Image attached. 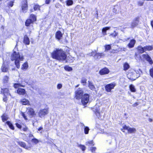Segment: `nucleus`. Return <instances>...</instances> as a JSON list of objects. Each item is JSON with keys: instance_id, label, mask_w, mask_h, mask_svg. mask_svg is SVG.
I'll return each instance as SVG.
<instances>
[{"instance_id": "obj_1", "label": "nucleus", "mask_w": 153, "mask_h": 153, "mask_svg": "<svg viewBox=\"0 0 153 153\" xmlns=\"http://www.w3.org/2000/svg\"><path fill=\"white\" fill-rule=\"evenodd\" d=\"M51 57L59 61H64L67 58L66 52L62 48H56L51 53Z\"/></svg>"}, {"instance_id": "obj_2", "label": "nucleus", "mask_w": 153, "mask_h": 153, "mask_svg": "<svg viewBox=\"0 0 153 153\" xmlns=\"http://www.w3.org/2000/svg\"><path fill=\"white\" fill-rule=\"evenodd\" d=\"M11 59L14 61L16 67L19 69L20 68V62L24 60V56L21 55L19 52L13 51L11 56Z\"/></svg>"}, {"instance_id": "obj_3", "label": "nucleus", "mask_w": 153, "mask_h": 153, "mask_svg": "<svg viewBox=\"0 0 153 153\" xmlns=\"http://www.w3.org/2000/svg\"><path fill=\"white\" fill-rule=\"evenodd\" d=\"M36 21V16L34 14H30L28 18L27 19L25 22V25L26 27H28L33 24Z\"/></svg>"}, {"instance_id": "obj_4", "label": "nucleus", "mask_w": 153, "mask_h": 153, "mask_svg": "<svg viewBox=\"0 0 153 153\" xmlns=\"http://www.w3.org/2000/svg\"><path fill=\"white\" fill-rule=\"evenodd\" d=\"M28 4L27 0H22L21 2V10L23 13L27 12L28 9Z\"/></svg>"}, {"instance_id": "obj_5", "label": "nucleus", "mask_w": 153, "mask_h": 153, "mask_svg": "<svg viewBox=\"0 0 153 153\" xmlns=\"http://www.w3.org/2000/svg\"><path fill=\"white\" fill-rule=\"evenodd\" d=\"M121 131L123 132H125V130H127L128 133H134L136 131V129L135 128H132L127 126L126 125H124L122 128L121 129Z\"/></svg>"}, {"instance_id": "obj_6", "label": "nucleus", "mask_w": 153, "mask_h": 153, "mask_svg": "<svg viewBox=\"0 0 153 153\" xmlns=\"http://www.w3.org/2000/svg\"><path fill=\"white\" fill-rule=\"evenodd\" d=\"M83 94V91L82 89L79 88L75 92V98L76 100H80L82 97Z\"/></svg>"}, {"instance_id": "obj_7", "label": "nucleus", "mask_w": 153, "mask_h": 153, "mask_svg": "<svg viewBox=\"0 0 153 153\" xmlns=\"http://www.w3.org/2000/svg\"><path fill=\"white\" fill-rule=\"evenodd\" d=\"M49 113L48 108H46L41 109L38 113L39 116L41 118L44 117Z\"/></svg>"}, {"instance_id": "obj_8", "label": "nucleus", "mask_w": 153, "mask_h": 153, "mask_svg": "<svg viewBox=\"0 0 153 153\" xmlns=\"http://www.w3.org/2000/svg\"><path fill=\"white\" fill-rule=\"evenodd\" d=\"M81 102L83 105H86L88 102L89 99V96L88 94H85L81 98Z\"/></svg>"}, {"instance_id": "obj_9", "label": "nucleus", "mask_w": 153, "mask_h": 153, "mask_svg": "<svg viewBox=\"0 0 153 153\" xmlns=\"http://www.w3.org/2000/svg\"><path fill=\"white\" fill-rule=\"evenodd\" d=\"M116 85L114 83H111L106 85L105 86V91L107 92H111V90L114 88Z\"/></svg>"}, {"instance_id": "obj_10", "label": "nucleus", "mask_w": 153, "mask_h": 153, "mask_svg": "<svg viewBox=\"0 0 153 153\" xmlns=\"http://www.w3.org/2000/svg\"><path fill=\"white\" fill-rule=\"evenodd\" d=\"M91 55L93 56L94 58L99 59H100L102 56H105L104 54L103 53H96L94 51H92L91 53Z\"/></svg>"}, {"instance_id": "obj_11", "label": "nucleus", "mask_w": 153, "mask_h": 153, "mask_svg": "<svg viewBox=\"0 0 153 153\" xmlns=\"http://www.w3.org/2000/svg\"><path fill=\"white\" fill-rule=\"evenodd\" d=\"M142 56L143 59L147 61L150 65H152L153 64V61L149 54H144Z\"/></svg>"}, {"instance_id": "obj_12", "label": "nucleus", "mask_w": 153, "mask_h": 153, "mask_svg": "<svg viewBox=\"0 0 153 153\" xmlns=\"http://www.w3.org/2000/svg\"><path fill=\"white\" fill-rule=\"evenodd\" d=\"M110 71L107 67H104L101 69L99 71V74L101 75H106L109 73Z\"/></svg>"}, {"instance_id": "obj_13", "label": "nucleus", "mask_w": 153, "mask_h": 153, "mask_svg": "<svg viewBox=\"0 0 153 153\" xmlns=\"http://www.w3.org/2000/svg\"><path fill=\"white\" fill-rule=\"evenodd\" d=\"M27 113L31 117H34L36 114L33 108H29L27 109Z\"/></svg>"}, {"instance_id": "obj_14", "label": "nucleus", "mask_w": 153, "mask_h": 153, "mask_svg": "<svg viewBox=\"0 0 153 153\" xmlns=\"http://www.w3.org/2000/svg\"><path fill=\"white\" fill-rule=\"evenodd\" d=\"M18 144L21 147L27 149H31L32 146L30 143V146H26V144L24 142L20 141L18 143Z\"/></svg>"}, {"instance_id": "obj_15", "label": "nucleus", "mask_w": 153, "mask_h": 153, "mask_svg": "<svg viewBox=\"0 0 153 153\" xmlns=\"http://www.w3.org/2000/svg\"><path fill=\"white\" fill-rule=\"evenodd\" d=\"M23 42L26 45H28L30 44V40L27 35L25 34L24 36Z\"/></svg>"}, {"instance_id": "obj_16", "label": "nucleus", "mask_w": 153, "mask_h": 153, "mask_svg": "<svg viewBox=\"0 0 153 153\" xmlns=\"http://www.w3.org/2000/svg\"><path fill=\"white\" fill-rule=\"evenodd\" d=\"M63 36V34L62 33L61 31L60 30L57 31L55 34V37L56 38L59 40L61 39Z\"/></svg>"}, {"instance_id": "obj_17", "label": "nucleus", "mask_w": 153, "mask_h": 153, "mask_svg": "<svg viewBox=\"0 0 153 153\" xmlns=\"http://www.w3.org/2000/svg\"><path fill=\"white\" fill-rule=\"evenodd\" d=\"M136 40L134 39L131 40L127 45V46L129 48H132L134 47L136 43Z\"/></svg>"}, {"instance_id": "obj_18", "label": "nucleus", "mask_w": 153, "mask_h": 153, "mask_svg": "<svg viewBox=\"0 0 153 153\" xmlns=\"http://www.w3.org/2000/svg\"><path fill=\"white\" fill-rule=\"evenodd\" d=\"M17 93L19 95H24L26 93L25 90L24 88H18Z\"/></svg>"}, {"instance_id": "obj_19", "label": "nucleus", "mask_w": 153, "mask_h": 153, "mask_svg": "<svg viewBox=\"0 0 153 153\" xmlns=\"http://www.w3.org/2000/svg\"><path fill=\"white\" fill-rule=\"evenodd\" d=\"M88 87L91 90H94L96 89V88L93 82H92L89 81H88Z\"/></svg>"}, {"instance_id": "obj_20", "label": "nucleus", "mask_w": 153, "mask_h": 153, "mask_svg": "<svg viewBox=\"0 0 153 153\" xmlns=\"http://www.w3.org/2000/svg\"><path fill=\"white\" fill-rule=\"evenodd\" d=\"M28 67L29 66L27 62H26L22 65L21 69L22 70H26L27 69Z\"/></svg>"}, {"instance_id": "obj_21", "label": "nucleus", "mask_w": 153, "mask_h": 153, "mask_svg": "<svg viewBox=\"0 0 153 153\" xmlns=\"http://www.w3.org/2000/svg\"><path fill=\"white\" fill-rule=\"evenodd\" d=\"M20 102L22 105H30L29 101L25 98H23L21 100Z\"/></svg>"}, {"instance_id": "obj_22", "label": "nucleus", "mask_w": 153, "mask_h": 153, "mask_svg": "<svg viewBox=\"0 0 153 153\" xmlns=\"http://www.w3.org/2000/svg\"><path fill=\"white\" fill-rule=\"evenodd\" d=\"M1 70L3 72H7L8 71V69L6 65V62H4L1 68Z\"/></svg>"}, {"instance_id": "obj_23", "label": "nucleus", "mask_w": 153, "mask_h": 153, "mask_svg": "<svg viewBox=\"0 0 153 153\" xmlns=\"http://www.w3.org/2000/svg\"><path fill=\"white\" fill-rule=\"evenodd\" d=\"M137 50L138 52L140 53H143L145 52L144 47L141 46H138L137 47Z\"/></svg>"}, {"instance_id": "obj_24", "label": "nucleus", "mask_w": 153, "mask_h": 153, "mask_svg": "<svg viewBox=\"0 0 153 153\" xmlns=\"http://www.w3.org/2000/svg\"><path fill=\"white\" fill-rule=\"evenodd\" d=\"M145 52L146 51H151L153 50L152 45H146L144 47Z\"/></svg>"}, {"instance_id": "obj_25", "label": "nucleus", "mask_w": 153, "mask_h": 153, "mask_svg": "<svg viewBox=\"0 0 153 153\" xmlns=\"http://www.w3.org/2000/svg\"><path fill=\"white\" fill-rule=\"evenodd\" d=\"M130 65L127 62H125L123 64V70L126 71L130 68Z\"/></svg>"}, {"instance_id": "obj_26", "label": "nucleus", "mask_w": 153, "mask_h": 153, "mask_svg": "<svg viewBox=\"0 0 153 153\" xmlns=\"http://www.w3.org/2000/svg\"><path fill=\"white\" fill-rule=\"evenodd\" d=\"M110 28V27H103L102 29V33L104 35H105L107 34L106 31L109 30Z\"/></svg>"}, {"instance_id": "obj_27", "label": "nucleus", "mask_w": 153, "mask_h": 153, "mask_svg": "<svg viewBox=\"0 0 153 153\" xmlns=\"http://www.w3.org/2000/svg\"><path fill=\"white\" fill-rule=\"evenodd\" d=\"M41 6L39 5L38 4H35L34 5L33 7V9L34 11L37 10H40V8Z\"/></svg>"}, {"instance_id": "obj_28", "label": "nucleus", "mask_w": 153, "mask_h": 153, "mask_svg": "<svg viewBox=\"0 0 153 153\" xmlns=\"http://www.w3.org/2000/svg\"><path fill=\"white\" fill-rule=\"evenodd\" d=\"M130 91L132 92H135L136 91V89L134 85L132 84H130L129 86Z\"/></svg>"}, {"instance_id": "obj_29", "label": "nucleus", "mask_w": 153, "mask_h": 153, "mask_svg": "<svg viewBox=\"0 0 153 153\" xmlns=\"http://www.w3.org/2000/svg\"><path fill=\"white\" fill-rule=\"evenodd\" d=\"M64 68V69L67 71H71L73 70L72 68L68 65L65 66Z\"/></svg>"}, {"instance_id": "obj_30", "label": "nucleus", "mask_w": 153, "mask_h": 153, "mask_svg": "<svg viewBox=\"0 0 153 153\" xmlns=\"http://www.w3.org/2000/svg\"><path fill=\"white\" fill-rule=\"evenodd\" d=\"M13 86L15 88H17L20 87H24L25 86L22 85L20 83H15L14 84Z\"/></svg>"}, {"instance_id": "obj_31", "label": "nucleus", "mask_w": 153, "mask_h": 153, "mask_svg": "<svg viewBox=\"0 0 153 153\" xmlns=\"http://www.w3.org/2000/svg\"><path fill=\"white\" fill-rule=\"evenodd\" d=\"M87 79L84 77H82V78L80 82L82 83L83 85H85L87 83Z\"/></svg>"}, {"instance_id": "obj_32", "label": "nucleus", "mask_w": 153, "mask_h": 153, "mask_svg": "<svg viewBox=\"0 0 153 153\" xmlns=\"http://www.w3.org/2000/svg\"><path fill=\"white\" fill-rule=\"evenodd\" d=\"M66 3V5L69 6L72 5L73 4V2L72 0H67Z\"/></svg>"}, {"instance_id": "obj_33", "label": "nucleus", "mask_w": 153, "mask_h": 153, "mask_svg": "<svg viewBox=\"0 0 153 153\" xmlns=\"http://www.w3.org/2000/svg\"><path fill=\"white\" fill-rule=\"evenodd\" d=\"M77 146L78 147H79L83 151H85L86 149V147L84 145L79 144Z\"/></svg>"}, {"instance_id": "obj_34", "label": "nucleus", "mask_w": 153, "mask_h": 153, "mask_svg": "<svg viewBox=\"0 0 153 153\" xmlns=\"http://www.w3.org/2000/svg\"><path fill=\"white\" fill-rule=\"evenodd\" d=\"M2 120L3 122L7 120L8 118V116L6 114H4L2 116Z\"/></svg>"}, {"instance_id": "obj_35", "label": "nucleus", "mask_w": 153, "mask_h": 153, "mask_svg": "<svg viewBox=\"0 0 153 153\" xmlns=\"http://www.w3.org/2000/svg\"><path fill=\"white\" fill-rule=\"evenodd\" d=\"M89 128L88 126H85L84 128V132L85 134H88L89 131Z\"/></svg>"}, {"instance_id": "obj_36", "label": "nucleus", "mask_w": 153, "mask_h": 153, "mask_svg": "<svg viewBox=\"0 0 153 153\" xmlns=\"http://www.w3.org/2000/svg\"><path fill=\"white\" fill-rule=\"evenodd\" d=\"M138 24V23L134 21L131 23V28H134L135 27H136Z\"/></svg>"}, {"instance_id": "obj_37", "label": "nucleus", "mask_w": 153, "mask_h": 153, "mask_svg": "<svg viewBox=\"0 0 153 153\" xmlns=\"http://www.w3.org/2000/svg\"><path fill=\"white\" fill-rule=\"evenodd\" d=\"M31 142L32 143H34L35 144H37L39 143V140H38L36 138H33L31 139Z\"/></svg>"}, {"instance_id": "obj_38", "label": "nucleus", "mask_w": 153, "mask_h": 153, "mask_svg": "<svg viewBox=\"0 0 153 153\" xmlns=\"http://www.w3.org/2000/svg\"><path fill=\"white\" fill-rule=\"evenodd\" d=\"M105 51H108L110 50L111 48V47L110 45H105Z\"/></svg>"}, {"instance_id": "obj_39", "label": "nucleus", "mask_w": 153, "mask_h": 153, "mask_svg": "<svg viewBox=\"0 0 153 153\" xmlns=\"http://www.w3.org/2000/svg\"><path fill=\"white\" fill-rule=\"evenodd\" d=\"M149 73L150 76L153 78V67L150 69Z\"/></svg>"}, {"instance_id": "obj_40", "label": "nucleus", "mask_w": 153, "mask_h": 153, "mask_svg": "<svg viewBox=\"0 0 153 153\" xmlns=\"http://www.w3.org/2000/svg\"><path fill=\"white\" fill-rule=\"evenodd\" d=\"M87 144H88L89 146H94V143L93 140L89 141L86 143Z\"/></svg>"}, {"instance_id": "obj_41", "label": "nucleus", "mask_w": 153, "mask_h": 153, "mask_svg": "<svg viewBox=\"0 0 153 153\" xmlns=\"http://www.w3.org/2000/svg\"><path fill=\"white\" fill-rule=\"evenodd\" d=\"M9 77L7 76H4L3 79V82L4 83H7L9 80Z\"/></svg>"}, {"instance_id": "obj_42", "label": "nucleus", "mask_w": 153, "mask_h": 153, "mask_svg": "<svg viewBox=\"0 0 153 153\" xmlns=\"http://www.w3.org/2000/svg\"><path fill=\"white\" fill-rule=\"evenodd\" d=\"M94 113L97 116L99 117L100 116V111L98 109H96Z\"/></svg>"}, {"instance_id": "obj_43", "label": "nucleus", "mask_w": 153, "mask_h": 153, "mask_svg": "<svg viewBox=\"0 0 153 153\" xmlns=\"http://www.w3.org/2000/svg\"><path fill=\"white\" fill-rule=\"evenodd\" d=\"M21 115L25 120H27V116L25 114V113L24 112H22Z\"/></svg>"}, {"instance_id": "obj_44", "label": "nucleus", "mask_w": 153, "mask_h": 153, "mask_svg": "<svg viewBox=\"0 0 153 153\" xmlns=\"http://www.w3.org/2000/svg\"><path fill=\"white\" fill-rule=\"evenodd\" d=\"M114 33H111L110 34V36H111L113 37H115L116 36H117V33L116 32V31H114Z\"/></svg>"}, {"instance_id": "obj_45", "label": "nucleus", "mask_w": 153, "mask_h": 153, "mask_svg": "<svg viewBox=\"0 0 153 153\" xmlns=\"http://www.w3.org/2000/svg\"><path fill=\"white\" fill-rule=\"evenodd\" d=\"M144 4V2L141 1H139L137 2V5L139 6H141L143 5Z\"/></svg>"}, {"instance_id": "obj_46", "label": "nucleus", "mask_w": 153, "mask_h": 153, "mask_svg": "<svg viewBox=\"0 0 153 153\" xmlns=\"http://www.w3.org/2000/svg\"><path fill=\"white\" fill-rule=\"evenodd\" d=\"M139 19H140V17L138 16L136 17L134 20V21L137 22V23H138L139 21Z\"/></svg>"}, {"instance_id": "obj_47", "label": "nucleus", "mask_w": 153, "mask_h": 153, "mask_svg": "<svg viewBox=\"0 0 153 153\" xmlns=\"http://www.w3.org/2000/svg\"><path fill=\"white\" fill-rule=\"evenodd\" d=\"M96 149V148L95 147H91L90 149V151L92 152H93L95 151Z\"/></svg>"}, {"instance_id": "obj_48", "label": "nucleus", "mask_w": 153, "mask_h": 153, "mask_svg": "<svg viewBox=\"0 0 153 153\" xmlns=\"http://www.w3.org/2000/svg\"><path fill=\"white\" fill-rule=\"evenodd\" d=\"M15 125L16 126L19 128L21 129L22 128L21 125L18 123H16Z\"/></svg>"}, {"instance_id": "obj_49", "label": "nucleus", "mask_w": 153, "mask_h": 153, "mask_svg": "<svg viewBox=\"0 0 153 153\" xmlns=\"http://www.w3.org/2000/svg\"><path fill=\"white\" fill-rule=\"evenodd\" d=\"M57 87L58 89H60L62 88V85L61 84L59 83L57 84Z\"/></svg>"}, {"instance_id": "obj_50", "label": "nucleus", "mask_w": 153, "mask_h": 153, "mask_svg": "<svg viewBox=\"0 0 153 153\" xmlns=\"http://www.w3.org/2000/svg\"><path fill=\"white\" fill-rule=\"evenodd\" d=\"M28 130V128L27 126H25V127L23 128V130L25 131H26Z\"/></svg>"}, {"instance_id": "obj_51", "label": "nucleus", "mask_w": 153, "mask_h": 153, "mask_svg": "<svg viewBox=\"0 0 153 153\" xmlns=\"http://www.w3.org/2000/svg\"><path fill=\"white\" fill-rule=\"evenodd\" d=\"M10 128L13 130L14 129V127L12 124L10 123Z\"/></svg>"}, {"instance_id": "obj_52", "label": "nucleus", "mask_w": 153, "mask_h": 153, "mask_svg": "<svg viewBox=\"0 0 153 153\" xmlns=\"http://www.w3.org/2000/svg\"><path fill=\"white\" fill-rule=\"evenodd\" d=\"M139 105V103L138 102H136L134 103L133 105H132V106H133V107H136V106H137V105Z\"/></svg>"}, {"instance_id": "obj_53", "label": "nucleus", "mask_w": 153, "mask_h": 153, "mask_svg": "<svg viewBox=\"0 0 153 153\" xmlns=\"http://www.w3.org/2000/svg\"><path fill=\"white\" fill-rule=\"evenodd\" d=\"M51 2L50 0H45V4H49Z\"/></svg>"}, {"instance_id": "obj_54", "label": "nucleus", "mask_w": 153, "mask_h": 153, "mask_svg": "<svg viewBox=\"0 0 153 153\" xmlns=\"http://www.w3.org/2000/svg\"><path fill=\"white\" fill-rule=\"evenodd\" d=\"M14 1H10V7H12L13 5Z\"/></svg>"}, {"instance_id": "obj_55", "label": "nucleus", "mask_w": 153, "mask_h": 153, "mask_svg": "<svg viewBox=\"0 0 153 153\" xmlns=\"http://www.w3.org/2000/svg\"><path fill=\"white\" fill-rule=\"evenodd\" d=\"M151 25L153 29V20L151 21L150 22Z\"/></svg>"}, {"instance_id": "obj_56", "label": "nucleus", "mask_w": 153, "mask_h": 153, "mask_svg": "<svg viewBox=\"0 0 153 153\" xmlns=\"http://www.w3.org/2000/svg\"><path fill=\"white\" fill-rule=\"evenodd\" d=\"M118 51L117 50H112L111 52L114 53H117Z\"/></svg>"}, {"instance_id": "obj_57", "label": "nucleus", "mask_w": 153, "mask_h": 153, "mask_svg": "<svg viewBox=\"0 0 153 153\" xmlns=\"http://www.w3.org/2000/svg\"><path fill=\"white\" fill-rule=\"evenodd\" d=\"M43 128L42 127H40L38 129V131H40Z\"/></svg>"}, {"instance_id": "obj_58", "label": "nucleus", "mask_w": 153, "mask_h": 153, "mask_svg": "<svg viewBox=\"0 0 153 153\" xmlns=\"http://www.w3.org/2000/svg\"><path fill=\"white\" fill-rule=\"evenodd\" d=\"M7 98H6V97H4L3 98V100L4 101V102H6L7 101Z\"/></svg>"}, {"instance_id": "obj_59", "label": "nucleus", "mask_w": 153, "mask_h": 153, "mask_svg": "<svg viewBox=\"0 0 153 153\" xmlns=\"http://www.w3.org/2000/svg\"><path fill=\"white\" fill-rule=\"evenodd\" d=\"M148 120H149V121L150 122H152L153 121L152 119L151 118H149L148 119Z\"/></svg>"}, {"instance_id": "obj_60", "label": "nucleus", "mask_w": 153, "mask_h": 153, "mask_svg": "<svg viewBox=\"0 0 153 153\" xmlns=\"http://www.w3.org/2000/svg\"><path fill=\"white\" fill-rule=\"evenodd\" d=\"M6 123L8 126L9 127H10V122L8 121L6 122Z\"/></svg>"}, {"instance_id": "obj_61", "label": "nucleus", "mask_w": 153, "mask_h": 153, "mask_svg": "<svg viewBox=\"0 0 153 153\" xmlns=\"http://www.w3.org/2000/svg\"><path fill=\"white\" fill-rule=\"evenodd\" d=\"M29 137H33V136L32 134H30L29 135Z\"/></svg>"}, {"instance_id": "obj_62", "label": "nucleus", "mask_w": 153, "mask_h": 153, "mask_svg": "<svg viewBox=\"0 0 153 153\" xmlns=\"http://www.w3.org/2000/svg\"><path fill=\"white\" fill-rule=\"evenodd\" d=\"M8 91V90L7 89H5L4 91V92L6 93Z\"/></svg>"}, {"instance_id": "obj_63", "label": "nucleus", "mask_w": 153, "mask_h": 153, "mask_svg": "<svg viewBox=\"0 0 153 153\" xmlns=\"http://www.w3.org/2000/svg\"><path fill=\"white\" fill-rule=\"evenodd\" d=\"M129 79L131 80H135V79H133V78H131V77L128 78Z\"/></svg>"}, {"instance_id": "obj_64", "label": "nucleus", "mask_w": 153, "mask_h": 153, "mask_svg": "<svg viewBox=\"0 0 153 153\" xmlns=\"http://www.w3.org/2000/svg\"><path fill=\"white\" fill-rule=\"evenodd\" d=\"M33 10L31 9V10H30V12H33Z\"/></svg>"}]
</instances>
